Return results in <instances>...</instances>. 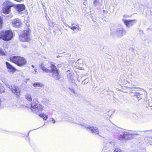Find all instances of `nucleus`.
<instances>
[{
  "mask_svg": "<svg viewBox=\"0 0 152 152\" xmlns=\"http://www.w3.org/2000/svg\"><path fill=\"white\" fill-rule=\"evenodd\" d=\"M51 69H49L50 66L48 64H42L40 65V67L44 72L46 73H52V77L55 80H59L61 78L59 75V70L57 69L56 66L53 64L51 63L50 66Z\"/></svg>",
  "mask_w": 152,
  "mask_h": 152,
  "instance_id": "obj_1",
  "label": "nucleus"
},
{
  "mask_svg": "<svg viewBox=\"0 0 152 152\" xmlns=\"http://www.w3.org/2000/svg\"><path fill=\"white\" fill-rule=\"evenodd\" d=\"M9 61L20 67L24 66L27 63L25 58L20 56L10 57L9 58Z\"/></svg>",
  "mask_w": 152,
  "mask_h": 152,
  "instance_id": "obj_2",
  "label": "nucleus"
},
{
  "mask_svg": "<svg viewBox=\"0 0 152 152\" xmlns=\"http://www.w3.org/2000/svg\"><path fill=\"white\" fill-rule=\"evenodd\" d=\"M31 30L29 28L23 30L22 34L19 36V40L22 42H29L31 40Z\"/></svg>",
  "mask_w": 152,
  "mask_h": 152,
  "instance_id": "obj_3",
  "label": "nucleus"
},
{
  "mask_svg": "<svg viewBox=\"0 0 152 152\" xmlns=\"http://www.w3.org/2000/svg\"><path fill=\"white\" fill-rule=\"evenodd\" d=\"M14 34L11 30H2L0 31V39L9 41L12 39Z\"/></svg>",
  "mask_w": 152,
  "mask_h": 152,
  "instance_id": "obj_4",
  "label": "nucleus"
},
{
  "mask_svg": "<svg viewBox=\"0 0 152 152\" xmlns=\"http://www.w3.org/2000/svg\"><path fill=\"white\" fill-rule=\"evenodd\" d=\"M3 6L4 7L1 10V12L5 15L10 13L11 12V7H15V5L9 1H5L3 4Z\"/></svg>",
  "mask_w": 152,
  "mask_h": 152,
  "instance_id": "obj_5",
  "label": "nucleus"
},
{
  "mask_svg": "<svg viewBox=\"0 0 152 152\" xmlns=\"http://www.w3.org/2000/svg\"><path fill=\"white\" fill-rule=\"evenodd\" d=\"M43 108V106L39 104L38 100L37 99H34L31 103L30 109L32 111L34 109H36L38 111H42Z\"/></svg>",
  "mask_w": 152,
  "mask_h": 152,
  "instance_id": "obj_6",
  "label": "nucleus"
},
{
  "mask_svg": "<svg viewBox=\"0 0 152 152\" xmlns=\"http://www.w3.org/2000/svg\"><path fill=\"white\" fill-rule=\"evenodd\" d=\"M132 134L127 132H122L120 134L118 140H129L131 139Z\"/></svg>",
  "mask_w": 152,
  "mask_h": 152,
  "instance_id": "obj_7",
  "label": "nucleus"
},
{
  "mask_svg": "<svg viewBox=\"0 0 152 152\" xmlns=\"http://www.w3.org/2000/svg\"><path fill=\"white\" fill-rule=\"evenodd\" d=\"M12 92L15 94L17 97H19L20 94V91L17 86H12L10 88Z\"/></svg>",
  "mask_w": 152,
  "mask_h": 152,
  "instance_id": "obj_8",
  "label": "nucleus"
},
{
  "mask_svg": "<svg viewBox=\"0 0 152 152\" xmlns=\"http://www.w3.org/2000/svg\"><path fill=\"white\" fill-rule=\"evenodd\" d=\"M122 20L124 23L128 27H129L133 26L136 22V20H128L124 19H123Z\"/></svg>",
  "mask_w": 152,
  "mask_h": 152,
  "instance_id": "obj_9",
  "label": "nucleus"
},
{
  "mask_svg": "<svg viewBox=\"0 0 152 152\" xmlns=\"http://www.w3.org/2000/svg\"><path fill=\"white\" fill-rule=\"evenodd\" d=\"M12 25L14 27L18 28L21 26L22 23L20 20L16 18L13 19L12 21Z\"/></svg>",
  "mask_w": 152,
  "mask_h": 152,
  "instance_id": "obj_10",
  "label": "nucleus"
},
{
  "mask_svg": "<svg viewBox=\"0 0 152 152\" xmlns=\"http://www.w3.org/2000/svg\"><path fill=\"white\" fill-rule=\"evenodd\" d=\"M5 64L7 69L10 72L14 73L17 71V69L10 63L6 61L5 62Z\"/></svg>",
  "mask_w": 152,
  "mask_h": 152,
  "instance_id": "obj_11",
  "label": "nucleus"
},
{
  "mask_svg": "<svg viewBox=\"0 0 152 152\" xmlns=\"http://www.w3.org/2000/svg\"><path fill=\"white\" fill-rule=\"evenodd\" d=\"M15 7H14L16 9V10L19 12L24 10L26 8L25 6L23 4L15 5Z\"/></svg>",
  "mask_w": 152,
  "mask_h": 152,
  "instance_id": "obj_12",
  "label": "nucleus"
},
{
  "mask_svg": "<svg viewBox=\"0 0 152 152\" xmlns=\"http://www.w3.org/2000/svg\"><path fill=\"white\" fill-rule=\"evenodd\" d=\"M90 129L91 130V133L94 134H99V131L98 129L96 127L94 126H89L87 127V129Z\"/></svg>",
  "mask_w": 152,
  "mask_h": 152,
  "instance_id": "obj_13",
  "label": "nucleus"
},
{
  "mask_svg": "<svg viewBox=\"0 0 152 152\" xmlns=\"http://www.w3.org/2000/svg\"><path fill=\"white\" fill-rule=\"evenodd\" d=\"M126 31L124 30L123 28L117 29L116 31L117 34L121 36L126 34Z\"/></svg>",
  "mask_w": 152,
  "mask_h": 152,
  "instance_id": "obj_14",
  "label": "nucleus"
},
{
  "mask_svg": "<svg viewBox=\"0 0 152 152\" xmlns=\"http://www.w3.org/2000/svg\"><path fill=\"white\" fill-rule=\"evenodd\" d=\"M33 86L34 87H42L44 86V85L41 83L37 82L33 83Z\"/></svg>",
  "mask_w": 152,
  "mask_h": 152,
  "instance_id": "obj_15",
  "label": "nucleus"
},
{
  "mask_svg": "<svg viewBox=\"0 0 152 152\" xmlns=\"http://www.w3.org/2000/svg\"><path fill=\"white\" fill-rule=\"evenodd\" d=\"M39 115L44 120H46L48 118V115H47L43 113H40Z\"/></svg>",
  "mask_w": 152,
  "mask_h": 152,
  "instance_id": "obj_16",
  "label": "nucleus"
},
{
  "mask_svg": "<svg viewBox=\"0 0 152 152\" xmlns=\"http://www.w3.org/2000/svg\"><path fill=\"white\" fill-rule=\"evenodd\" d=\"M0 55L1 56H5L6 55V52L4 51L3 49L0 48Z\"/></svg>",
  "mask_w": 152,
  "mask_h": 152,
  "instance_id": "obj_17",
  "label": "nucleus"
},
{
  "mask_svg": "<svg viewBox=\"0 0 152 152\" xmlns=\"http://www.w3.org/2000/svg\"><path fill=\"white\" fill-rule=\"evenodd\" d=\"M124 84H123L122 83H121L120 85L121 86L125 87L127 88H129L130 87H128L127 86H124V85H126V84L127 83H129L126 80H124L122 82Z\"/></svg>",
  "mask_w": 152,
  "mask_h": 152,
  "instance_id": "obj_18",
  "label": "nucleus"
},
{
  "mask_svg": "<svg viewBox=\"0 0 152 152\" xmlns=\"http://www.w3.org/2000/svg\"><path fill=\"white\" fill-rule=\"evenodd\" d=\"M25 98L28 101L31 102L32 101V99L31 95L29 94H26L25 96Z\"/></svg>",
  "mask_w": 152,
  "mask_h": 152,
  "instance_id": "obj_19",
  "label": "nucleus"
},
{
  "mask_svg": "<svg viewBox=\"0 0 152 152\" xmlns=\"http://www.w3.org/2000/svg\"><path fill=\"white\" fill-rule=\"evenodd\" d=\"M4 88L2 86L1 83H0V94L4 92Z\"/></svg>",
  "mask_w": 152,
  "mask_h": 152,
  "instance_id": "obj_20",
  "label": "nucleus"
},
{
  "mask_svg": "<svg viewBox=\"0 0 152 152\" xmlns=\"http://www.w3.org/2000/svg\"><path fill=\"white\" fill-rule=\"evenodd\" d=\"M76 63L79 65H81L83 63V61L80 58L76 62Z\"/></svg>",
  "mask_w": 152,
  "mask_h": 152,
  "instance_id": "obj_21",
  "label": "nucleus"
},
{
  "mask_svg": "<svg viewBox=\"0 0 152 152\" xmlns=\"http://www.w3.org/2000/svg\"><path fill=\"white\" fill-rule=\"evenodd\" d=\"M3 18L0 16V29L3 27Z\"/></svg>",
  "mask_w": 152,
  "mask_h": 152,
  "instance_id": "obj_22",
  "label": "nucleus"
},
{
  "mask_svg": "<svg viewBox=\"0 0 152 152\" xmlns=\"http://www.w3.org/2000/svg\"><path fill=\"white\" fill-rule=\"evenodd\" d=\"M135 96L136 97V98L137 99H139H139H141L140 96V94L139 93H136V94L135 95Z\"/></svg>",
  "mask_w": 152,
  "mask_h": 152,
  "instance_id": "obj_23",
  "label": "nucleus"
},
{
  "mask_svg": "<svg viewBox=\"0 0 152 152\" xmlns=\"http://www.w3.org/2000/svg\"><path fill=\"white\" fill-rule=\"evenodd\" d=\"M99 3L98 0H94L93 3L94 6H96Z\"/></svg>",
  "mask_w": 152,
  "mask_h": 152,
  "instance_id": "obj_24",
  "label": "nucleus"
},
{
  "mask_svg": "<svg viewBox=\"0 0 152 152\" xmlns=\"http://www.w3.org/2000/svg\"><path fill=\"white\" fill-rule=\"evenodd\" d=\"M113 152H122L121 150L119 148H116L113 151Z\"/></svg>",
  "mask_w": 152,
  "mask_h": 152,
  "instance_id": "obj_25",
  "label": "nucleus"
},
{
  "mask_svg": "<svg viewBox=\"0 0 152 152\" xmlns=\"http://www.w3.org/2000/svg\"><path fill=\"white\" fill-rule=\"evenodd\" d=\"M70 28L72 30L74 31L76 29L77 27L75 26H73V27H70Z\"/></svg>",
  "mask_w": 152,
  "mask_h": 152,
  "instance_id": "obj_26",
  "label": "nucleus"
},
{
  "mask_svg": "<svg viewBox=\"0 0 152 152\" xmlns=\"http://www.w3.org/2000/svg\"><path fill=\"white\" fill-rule=\"evenodd\" d=\"M52 119V121H53V123H54L55 122V121L54 119L53 118H51Z\"/></svg>",
  "mask_w": 152,
  "mask_h": 152,
  "instance_id": "obj_27",
  "label": "nucleus"
},
{
  "mask_svg": "<svg viewBox=\"0 0 152 152\" xmlns=\"http://www.w3.org/2000/svg\"><path fill=\"white\" fill-rule=\"evenodd\" d=\"M124 17H125V18H126V17H129V16H125V15H124Z\"/></svg>",
  "mask_w": 152,
  "mask_h": 152,
  "instance_id": "obj_28",
  "label": "nucleus"
},
{
  "mask_svg": "<svg viewBox=\"0 0 152 152\" xmlns=\"http://www.w3.org/2000/svg\"><path fill=\"white\" fill-rule=\"evenodd\" d=\"M27 25L28 27H29L30 26L29 24H28V25Z\"/></svg>",
  "mask_w": 152,
  "mask_h": 152,
  "instance_id": "obj_29",
  "label": "nucleus"
},
{
  "mask_svg": "<svg viewBox=\"0 0 152 152\" xmlns=\"http://www.w3.org/2000/svg\"><path fill=\"white\" fill-rule=\"evenodd\" d=\"M50 23H49V26H50Z\"/></svg>",
  "mask_w": 152,
  "mask_h": 152,
  "instance_id": "obj_30",
  "label": "nucleus"
},
{
  "mask_svg": "<svg viewBox=\"0 0 152 152\" xmlns=\"http://www.w3.org/2000/svg\"><path fill=\"white\" fill-rule=\"evenodd\" d=\"M52 25V26H53V25Z\"/></svg>",
  "mask_w": 152,
  "mask_h": 152,
  "instance_id": "obj_31",
  "label": "nucleus"
}]
</instances>
